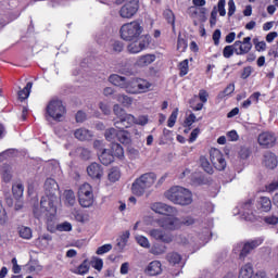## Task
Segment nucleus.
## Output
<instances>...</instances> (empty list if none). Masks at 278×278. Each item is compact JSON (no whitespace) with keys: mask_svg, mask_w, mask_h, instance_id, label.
<instances>
[{"mask_svg":"<svg viewBox=\"0 0 278 278\" xmlns=\"http://www.w3.org/2000/svg\"><path fill=\"white\" fill-rule=\"evenodd\" d=\"M111 149L113 151V157H118L119 160L125 157V150L123 149L122 144L113 142Z\"/></svg>","mask_w":278,"mask_h":278,"instance_id":"nucleus-34","label":"nucleus"},{"mask_svg":"<svg viewBox=\"0 0 278 278\" xmlns=\"http://www.w3.org/2000/svg\"><path fill=\"white\" fill-rule=\"evenodd\" d=\"M236 55H247L251 49H253V43H251V37H245L243 40L235 41Z\"/></svg>","mask_w":278,"mask_h":278,"instance_id":"nucleus-17","label":"nucleus"},{"mask_svg":"<svg viewBox=\"0 0 278 278\" xmlns=\"http://www.w3.org/2000/svg\"><path fill=\"white\" fill-rule=\"evenodd\" d=\"M264 222H265L267 225H277V223H278V217L275 216V215L266 216V217H264Z\"/></svg>","mask_w":278,"mask_h":278,"instance_id":"nucleus-63","label":"nucleus"},{"mask_svg":"<svg viewBox=\"0 0 278 278\" xmlns=\"http://www.w3.org/2000/svg\"><path fill=\"white\" fill-rule=\"evenodd\" d=\"M156 59L155 54L139 55L135 62V66L137 68H147V66H151Z\"/></svg>","mask_w":278,"mask_h":278,"instance_id":"nucleus-19","label":"nucleus"},{"mask_svg":"<svg viewBox=\"0 0 278 278\" xmlns=\"http://www.w3.org/2000/svg\"><path fill=\"white\" fill-rule=\"evenodd\" d=\"M278 189V179L271 181L269 185L266 186L267 192H275Z\"/></svg>","mask_w":278,"mask_h":278,"instance_id":"nucleus-64","label":"nucleus"},{"mask_svg":"<svg viewBox=\"0 0 278 278\" xmlns=\"http://www.w3.org/2000/svg\"><path fill=\"white\" fill-rule=\"evenodd\" d=\"M104 136L109 142H112L113 140H116V138H118V132L114 128H109L105 131Z\"/></svg>","mask_w":278,"mask_h":278,"instance_id":"nucleus-51","label":"nucleus"},{"mask_svg":"<svg viewBox=\"0 0 278 278\" xmlns=\"http://www.w3.org/2000/svg\"><path fill=\"white\" fill-rule=\"evenodd\" d=\"M56 230L58 231H73V225H71V223H68V222H65V223L56 225Z\"/></svg>","mask_w":278,"mask_h":278,"instance_id":"nucleus-59","label":"nucleus"},{"mask_svg":"<svg viewBox=\"0 0 278 278\" xmlns=\"http://www.w3.org/2000/svg\"><path fill=\"white\" fill-rule=\"evenodd\" d=\"M166 260L169 264H172L173 266H177L178 265V269L177 270H173L170 269V275L172 277H179V275H181L184 271L181 270L184 268V265L181 264V255L177 252H170L166 255Z\"/></svg>","mask_w":278,"mask_h":278,"instance_id":"nucleus-15","label":"nucleus"},{"mask_svg":"<svg viewBox=\"0 0 278 278\" xmlns=\"http://www.w3.org/2000/svg\"><path fill=\"white\" fill-rule=\"evenodd\" d=\"M225 5H227V1L219 0L217 3V12L219 13V16H226L227 11L225 10Z\"/></svg>","mask_w":278,"mask_h":278,"instance_id":"nucleus-60","label":"nucleus"},{"mask_svg":"<svg viewBox=\"0 0 278 278\" xmlns=\"http://www.w3.org/2000/svg\"><path fill=\"white\" fill-rule=\"evenodd\" d=\"M165 198L175 205H191L192 192L184 187L175 186L165 192Z\"/></svg>","mask_w":278,"mask_h":278,"instance_id":"nucleus-1","label":"nucleus"},{"mask_svg":"<svg viewBox=\"0 0 278 278\" xmlns=\"http://www.w3.org/2000/svg\"><path fill=\"white\" fill-rule=\"evenodd\" d=\"M146 275L149 277H157V275H162V262L160 261H152L148 264L144 270Z\"/></svg>","mask_w":278,"mask_h":278,"instance_id":"nucleus-20","label":"nucleus"},{"mask_svg":"<svg viewBox=\"0 0 278 278\" xmlns=\"http://www.w3.org/2000/svg\"><path fill=\"white\" fill-rule=\"evenodd\" d=\"M58 202V195H47L45 194L40 201V208L38 206H34V214L36 218H40L41 216H55V203Z\"/></svg>","mask_w":278,"mask_h":278,"instance_id":"nucleus-2","label":"nucleus"},{"mask_svg":"<svg viewBox=\"0 0 278 278\" xmlns=\"http://www.w3.org/2000/svg\"><path fill=\"white\" fill-rule=\"evenodd\" d=\"M51 240H53L51 235L45 233L36 240V244H40L41 247H49V242H51Z\"/></svg>","mask_w":278,"mask_h":278,"instance_id":"nucleus-45","label":"nucleus"},{"mask_svg":"<svg viewBox=\"0 0 278 278\" xmlns=\"http://www.w3.org/2000/svg\"><path fill=\"white\" fill-rule=\"evenodd\" d=\"M177 116H179V109H175L167 121V126L173 128L175 127V123H177Z\"/></svg>","mask_w":278,"mask_h":278,"instance_id":"nucleus-48","label":"nucleus"},{"mask_svg":"<svg viewBox=\"0 0 278 278\" xmlns=\"http://www.w3.org/2000/svg\"><path fill=\"white\" fill-rule=\"evenodd\" d=\"M156 179L157 176L154 173L142 174L132 182V194H135L136 197H143L144 192H147L149 188L153 187V184H155Z\"/></svg>","mask_w":278,"mask_h":278,"instance_id":"nucleus-3","label":"nucleus"},{"mask_svg":"<svg viewBox=\"0 0 278 278\" xmlns=\"http://www.w3.org/2000/svg\"><path fill=\"white\" fill-rule=\"evenodd\" d=\"M135 125H140L141 127H144V125H149V116L140 115L138 117H135Z\"/></svg>","mask_w":278,"mask_h":278,"instance_id":"nucleus-54","label":"nucleus"},{"mask_svg":"<svg viewBox=\"0 0 278 278\" xmlns=\"http://www.w3.org/2000/svg\"><path fill=\"white\" fill-rule=\"evenodd\" d=\"M77 153L80 154L83 160H90V150H88L86 148H78Z\"/></svg>","mask_w":278,"mask_h":278,"instance_id":"nucleus-62","label":"nucleus"},{"mask_svg":"<svg viewBox=\"0 0 278 278\" xmlns=\"http://www.w3.org/2000/svg\"><path fill=\"white\" fill-rule=\"evenodd\" d=\"M99 160L104 166H110L114 162V154H111L110 150L103 149L99 154Z\"/></svg>","mask_w":278,"mask_h":278,"instance_id":"nucleus-25","label":"nucleus"},{"mask_svg":"<svg viewBox=\"0 0 278 278\" xmlns=\"http://www.w3.org/2000/svg\"><path fill=\"white\" fill-rule=\"evenodd\" d=\"M136 242L139 244V247H142L143 249H151V242H149V239L142 235H137L135 237Z\"/></svg>","mask_w":278,"mask_h":278,"instance_id":"nucleus-41","label":"nucleus"},{"mask_svg":"<svg viewBox=\"0 0 278 278\" xmlns=\"http://www.w3.org/2000/svg\"><path fill=\"white\" fill-rule=\"evenodd\" d=\"M210 155L211 162L216 170H225L227 168V161H225V156L220 150L212 149Z\"/></svg>","mask_w":278,"mask_h":278,"instance_id":"nucleus-13","label":"nucleus"},{"mask_svg":"<svg viewBox=\"0 0 278 278\" xmlns=\"http://www.w3.org/2000/svg\"><path fill=\"white\" fill-rule=\"evenodd\" d=\"M46 112L53 121H62L64 114H66V108L61 100H51L46 108Z\"/></svg>","mask_w":278,"mask_h":278,"instance_id":"nucleus-6","label":"nucleus"},{"mask_svg":"<svg viewBox=\"0 0 278 278\" xmlns=\"http://www.w3.org/2000/svg\"><path fill=\"white\" fill-rule=\"evenodd\" d=\"M87 175H89L91 179H101V177H103V167L98 163H91L87 167Z\"/></svg>","mask_w":278,"mask_h":278,"instance_id":"nucleus-23","label":"nucleus"},{"mask_svg":"<svg viewBox=\"0 0 278 278\" xmlns=\"http://www.w3.org/2000/svg\"><path fill=\"white\" fill-rule=\"evenodd\" d=\"M90 271V265L88 263V260H85L76 269V275H88Z\"/></svg>","mask_w":278,"mask_h":278,"instance_id":"nucleus-42","label":"nucleus"},{"mask_svg":"<svg viewBox=\"0 0 278 278\" xmlns=\"http://www.w3.org/2000/svg\"><path fill=\"white\" fill-rule=\"evenodd\" d=\"M8 223V213L3 208V204L0 200V225H5Z\"/></svg>","mask_w":278,"mask_h":278,"instance_id":"nucleus-57","label":"nucleus"},{"mask_svg":"<svg viewBox=\"0 0 278 278\" xmlns=\"http://www.w3.org/2000/svg\"><path fill=\"white\" fill-rule=\"evenodd\" d=\"M90 265L94 270H98V273H101L103 270V261L97 256L91 257Z\"/></svg>","mask_w":278,"mask_h":278,"instance_id":"nucleus-44","label":"nucleus"},{"mask_svg":"<svg viewBox=\"0 0 278 278\" xmlns=\"http://www.w3.org/2000/svg\"><path fill=\"white\" fill-rule=\"evenodd\" d=\"M64 197H65V203L71 207H73V205H75L76 203L75 192L73 190H66L64 191Z\"/></svg>","mask_w":278,"mask_h":278,"instance_id":"nucleus-43","label":"nucleus"},{"mask_svg":"<svg viewBox=\"0 0 278 278\" xmlns=\"http://www.w3.org/2000/svg\"><path fill=\"white\" fill-rule=\"evenodd\" d=\"M113 113L115 116H117V118H119V121L127 114L125 113V109L121 108L118 104H114Z\"/></svg>","mask_w":278,"mask_h":278,"instance_id":"nucleus-56","label":"nucleus"},{"mask_svg":"<svg viewBox=\"0 0 278 278\" xmlns=\"http://www.w3.org/2000/svg\"><path fill=\"white\" fill-rule=\"evenodd\" d=\"M109 81L110 84H112L113 86H117V88H123L125 89V86L127 84V78L119 76L117 74H112L109 77Z\"/></svg>","mask_w":278,"mask_h":278,"instance_id":"nucleus-26","label":"nucleus"},{"mask_svg":"<svg viewBox=\"0 0 278 278\" xmlns=\"http://www.w3.org/2000/svg\"><path fill=\"white\" fill-rule=\"evenodd\" d=\"M117 140L122 144H130L131 143V135H129V132L125 129H119V131H117Z\"/></svg>","mask_w":278,"mask_h":278,"instance_id":"nucleus-32","label":"nucleus"},{"mask_svg":"<svg viewBox=\"0 0 278 278\" xmlns=\"http://www.w3.org/2000/svg\"><path fill=\"white\" fill-rule=\"evenodd\" d=\"M236 43L231 45V46H226L223 50V55L226 59L231 58V55H233V53H236Z\"/></svg>","mask_w":278,"mask_h":278,"instance_id":"nucleus-49","label":"nucleus"},{"mask_svg":"<svg viewBox=\"0 0 278 278\" xmlns=\"http://www.w3.org/2000/svg\"><path fill=\"white\" fill-rule=\"evenodd\" d=\"M263 164L264 166H266V168H269L270 170H273V168H277V164H278L277 155H275V153L269 151L265 152Z\"/></svg>","mask_w":278,"mask_h":278,"instance_id":"nucleus-24","label":"nucleus"},{"mask_svg":"<svg viewBox=\"0 0 278 278\" xmlns=\"http://www.w3.org/2000/svg\"><path fill=\"white\" fill-rule=\"evenodd\" d=\"M149 237L163 242V244H170L175 240V237L170 232H166L162 228H153L149 231Z\"/></svg>","mask_w":278,"mask_h":278,"instance_id":"nucleus-12","label":"nucleus"},{"mask_svg":"<svg viewBox=\"0 0 278 278\" xmlns=\"http://www.w3.org/2000/svg\"><path fill=\"white\" fill-rule=\"evenodd\" d=\"M18 233L24 240H31V228L22 226Z\"/></svg>","mask_w":278,"mask_h":278,"instance_id":"nucleus-47","label":"nucleus"},{"mask_svg":"<svg viewBox=\"0 0 278 278\" xmlns=\"http://www.w3.org/2000/svg\"><path fill=\"white\" fill-rule=\"evenodd\" d=\"M129 231L126 230L125 232L122 233L121 238H119V241L117 242L118 247H126L127 245V242L129 240Z\"/></svg>","mask_w":278,"mask_h":278,"instance_id":"nucleus-58","label":"nucleus"},{"mask_svg":"<svg viewBox=\"0 0 278 278\" xmlns=\"http://www.w3.org/2000/svg\"><path fill=\"white\" fill-rule=\"evenodd\" d=\"M238 278H253V265L245 264L239 270Z\"/></svg>","mask_w":278,"mask_h":278,"instance_id":"nucleus-30","label":"nucleus"},{"mask_svg":"<svg viewBox=\"0 0 278 278\" xmlns=\"http://www.w3.org/2000/svg\"><path fill=\"white\" fill-rule=\"evenodd\" d=\"M257 212H270L273 210V201L268 197H261L256 200Z\"/></svg>","mask_w":278,"mask_h":278,"instance_id":"nucleus-22","label":"nucleus"},{"mask_svg":"<svg viewBox=\"0 0 278 278\" xmlns=\"http://www.w3.org/2000/svg\"><path fill=\"white\" fill-rule=\"evenodd\" d=\"M150 210L155 214H161V216H175L177 214V208L170 206L164 202H154L150 205Z\"/></svg>","mask_w":278,"mask_h":278,"instance_id":"nucleus-11","label":"nucleus"},{"mask_svg":"<svg viewBox=\"0 0 278 278\" xmlns=\"http://www.w3.org/2000/svg\"><path fill=\"white\" fill-rule=\"evenodd\" d=\"M168 251V248L165 244L162 243H154L151 248L149 253L152 255H164Z\"/></svg>","mask_w":278,"mask_h":278,"instance_id":"nucleus-31","label":"nucleus"},{"mask_svg":"<svg viewBox=\"0 0 278 278\" xmlns=\"http://www.w3.org/2000/svg\"><path fill=\"white\" fill-rule=\"evenodd\" d=\"M197 223V219L194 217L188 215L180 218V227L185 225L186 227H190V225H194Z\"/></svg>","mask_w":278,"mask_h":278,"instance_id":"nucleus-52","label":"nucleus"},{"mask_svg":"<svg viewBox=\"0 0 278 278\" xmlns=\"http://www.w3.org/2000/svg\"><path fill=\"white\" fill-rule=\"evenodd\" d=\"M34 86V84L31 83H27L26 86L24 87V89L18 91V98L22 101H25V99L29 98V94L31 92V87Z\"/></svg>","mask_w":278,"mask_h":278,"instance_id":"nucleus-38","label":"nucleus"},{"mask_svg":"<svg viewBox=\"0 0 278 278\" xmlns=\"http://www.w3.org/2000/svg\"><path fill=\"white\" fill-rule=\"evenodd\" d=\"M74 136L80 141L92 140V132L85 128H78L75 130Z\"/></svg>","mask_w":278,"mask_h":278,"instance_id":"nucleus-28","label":"nucleus"},{"mask_svg":"<svg viewBox=\"0 0 278 278\" xmlns=\"http://www.w3.org/2000/svg\"><path fill=\"white\" fill-rule=\"evenodd\" d=\"M118 103H122L124 108H130L131 103H134V99L126 94H117L114 97Z\"/></svg>","mask_w":278,"mask_h":278,"instance_id":"nucleus-33","label":"nucleus"},{"mask_svg":"<svg viewBox=\"0 0 278 278\" xmlns=\"http://www.w3.org/2000/svg\"><path fill=\"white\" fill-rule=\"evenodd\" d=\"M150 42L151 40L149 36L139 37L137 40L127 46V51L131 54L140 53L141 51H144L147 47H149Z\"/></svg>","mask_w":278,"mask_h":278,"instance_id":"nucleus-10","label":"nucleus"},{"mask_svg":"<svg viewBox=\"0 0 278 278\" xmlns=\"http://www.w3.org/2000/svg\"><path fill=\"white\" fill-rule=\"evenodd\" d=\"M131 125H136V116L128 113L114 123V127H116V129H127L131 127Z\"/></svg>","mask_w":278,"mask_h":278,"instance_id":"nucleus-18","label":"nucleus"},{"mask_svg":"<svg viewBox=\"0 0 278 278\" xmlns=\"http://www.w3.org/2000/svg\"><path fill=\"white\" fill-rule=\"evenodd\" d=\"M258 144L264 147V149H270L277 142V136L275 134L265 131L258 135Z\"/></svg>","mask_w":278,"mask_h":278,"instance_id":"nucleus-16","label":"nucleus"},{"mask_svg":"<svg viewBox=\"0 0 278 278\" xmlns=\"http://www.w3.org/2000/svg\"><path fill=\"white\" fill-rule=\"evenodd\" d=\"M159 225L167 231H177V229H181V219L172 215L159 220Z\"/></svg>","mask_w":278,"mask_h":278,"instance_id":"nucleus-14","label":"nucleus"},{"mask_svg":"<svg viewBox=\"0 0 278 278\" xmlns=\"http://www.w3.org/2000/svg\"><path fill=\"white\" fill-rule=\"evenodd\" d=\"M78 203L81 207H91L94 203V193L92 192V186L86 182L78 189Z\"/></svg>","mask_w":278,"mask_h":278,"instance_id":"nucleus-5","label":"nucleus"},{"mask_svg":"<svg viewBox=\"0 0 278 278\" xmlns=\"http://www.w3.org/2000/svg\"><path fill=\"white\" fill-rule=\"evenodd\" d=\"M186 49H188V42L186 39L181 38V35H179L177 41V50L180 51V53H184Z\"/></svg>","mask_w":278,"mask_h":278,"instance_id":"nucleus-53","label":"nucleus"},{"mask_svg":"<svg viewBox=\"0 0 278 278\" xmlns=\"http://www.w3.org/2000/svg\"><path fill=\"white\" fill-rule=\"evenodd\" d=\"M239 214L243 216L244 220H250V223H255L260 218L256 212H253V200H247L241 203Z\"/></svg>","mask_w":278,"mask_h":278,"instance_id":"nucleus-9","label":"nucleus"},{"mask_svg":"<svg viewBox=\"0 0 278 278\" xmlns=\"http://www.w3.org/2000/svg\"><path fill=\"white\" fill-rule=\"evenodd\" d=\"M151 83L146 79L137 78V90L138 94H142V92H149L151 90Z\"/></svg>","mask_w":278,"mask_h":278,"instance_id":"nucleus-29","label":"nucleus"},{"mask_svg":"<svg viewBox=\"0 0 278 278\" xmlns=\"http://www.w3.org/2000/svg\"><path fill=\"white\" fill-rule=\"evenodd\" d=\"M264 242V239L258 238L254 239L252 241H248L244 244L239 243L235 247L233 251L235 253H240V260H244V256L251 253L253 249H257Z\"/></svg>","mask_w":278,"mask_h":278,"instance_id":"nucleus-8","label":"nucleus"},{"mask_svg":"<svg viewBox=\"0 0 278 278\" xmlns=\"http://www.w3.org/2000/svg\"><path fill=\"white\" fill-rule=\"evenodd\" d=\"M123 49H125V46L123 45V42L121 41H113L108 51L109 53H121L123 52Z\"/></svg>","mask_w":278,"mask_h":278,"instance_id":"nucleus-39","label":"nucleus"},{"mask_svg":"<svg viewBox=\"0 0 278 278\" xmlns=\"http://www.w3.org/2000/svg\"><path fill=\"white\" fill-rule=\"evenodd\" d=\"M144 31L142 25L139 24L138 21H134L130 23H126L121 27L119 34L122 40H126L127 42H131V40H138L140 36Z\"/></svg>","mask_w":278,"mask_h":278,"instance_id":"nucleus-4","label":"nucleus"},{"mask_svg":"<svg viewBox=\"0 0 278 278\" xmlns=\"http://www.w3.org/2000/svg\"><path fill=\"white\" fill-rule=\"evenodd\" d=\"M200 165L203 168V170L208 175H212V173H214V168L212 167V164H210V161L207 160V157L201 156Z\"/></svg>","mask_w":278,"mask_h":278,"instance_id":"nucleus-36","label":"nucleus"},{"mask_svg":"<svg viewBox=\"0 0 278 278\" xmlns=\"http://www.w3.org/2000/svg\"><path fill=\"white\" fill-rule=\"evenodd\" d=\"M138 10H140V0H128L119 9L118 14L122 18H134Z\"/></svg>","mask_w":278,"mask_h":278,"instance_id":"nucleus-7","label":"nucleus"},{"mask_svg":"<svg viewBox=\"0 0 278 278\" xmlns=\"http://www.w3.org/2000/svg\"><path fill=\"white\" fill-rule=\"evenodd\" d=\"M12 192L15 199H21L23 197V192H25V187L21 182H16L12 187Z\"/></svg>","mask_w":278,"mask_h":278,"instance_id":"nucleus-40","label":"nucleus"},{"mask_svg":"<svg viewBox=\"0 0 278 278\" xmlns=\"http://www.w3.org/2000/svg\"><path fill=\"white\" fill-rule=\"evenodd\" d=\"M121 179V170L116 167H113L109 173V180L112 181V184H115V181H118Z\"/></svg>","mask_w":278,"mask_h":278,"instance_id":"nucleus-46","label":"nucleus"},{"mask_svg":"<svg viewBox=\"0 0 278 278\" xmlns=\"http://www.w3.org/2000/svg\"><path fill=\"white\" fill-rule=\"evenodd\" d=\"M179 71H180V77L188 75V71H189L188 59L179 63Z\"/></svg>","mask_w":278,"mask_h":278,"instance_id":"nucleus-55","label":"nucleus"},{"mask_svg":"<svg viewBox=\"0 0 278 278\" xmlns=\"http://www.w3.org/2000/svg\"><path fill=\"white\" fill-rule=\"evenodd\" d=\"M45 188V194L50 197H56L58 190H60V186L58 185V181L53 178H47L43 185Z\"/></svg>","mask_w":278,"mask_h":278,"instance_id":"nucleus-21","label":"nucleus"},{"mask_svg":"<svg viewBox=\"0 0 278 278\" xmlns=\"http://www.w3.org/2000/svg\"><path fill=\"white\" fill-rule=\"evenodd\" d=\"M112 249V244L106 243L104 245H101L97 250V255H105V253H110V250Z\"/></svg>","mask_w":278,"mask_h":278,"instance_id":"nucleus-61","label":"nucleus"},{"mask_svg":"<svg viewBox=\"0 0 278 278\" xmlns=\"http://www.w3.org/2000/svg\"><path fill=\"white\" fill-rule=\"evenodd\" d=\"M235 90H236V86L233 84H229L223 91H220L217 94V99L223 100L226 97H229V94H233Z\"/></svg>","mask_w":278,"mask_h":278,"instance_id":"nucleus-37","label":"nucleus"},{"mask_svg":"<svg viewBox=\"0 0 278 278\" xmlns=\"http://www.w3.org/2000/svg\"><path fill=\"white\" fill-rule=\"evenodd\" d=\"M28 270L30 273H40L42 270V266L38 263V261H30L28 263Z\"/></svg>","mask_w":278,"mask_h":278,"instance_id":"nucleus-50","label":"nucleus"},{"mask_svg":"<svg viewBox=\"0 0 278 278\" xmlns=\"http://www.w3.org/2000/svg\"><path fill=\"white\" fill-rule=\"evenodd\" d=\"M124 90H126L128 94H138V78L126 79Z\"/></svg>","mask_w":278,"mask_h":278,"instance_id":"nucleus-27","label":"nucleus"},{"mask_svg":"<svg viewBox=\"0 0 278 278\" xmlns=\"http://www.w3.org/2000/svg\"><path fill=\"white\" fill-rule=\"evenodd\" d=\"M1 177L7 184L12 181V167L10 165H4L1 168Z\"/></svg>","mask_w":278,"mask_h":278,"instance_id":"nucleus-35","label":"nucleus"}]
</instances>
